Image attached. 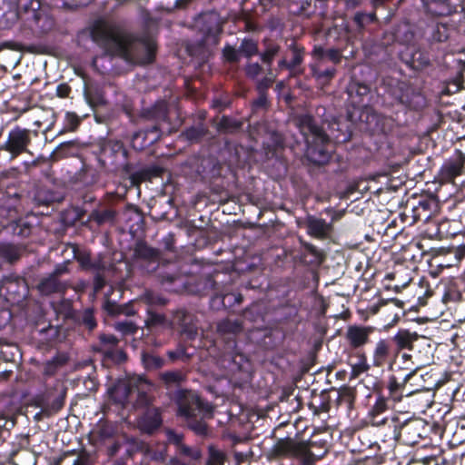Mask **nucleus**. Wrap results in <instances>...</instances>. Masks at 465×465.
<instances>
[{"instance_id":"f257e3e1","label":"nucleus","mask_w":465,"mask_h":465,"mask_svg":"<svg viewBox=\"0 0 465 465\" xmlns=\"http://www.w3.org/2000/svg\"><path fill=\"white\" fill-rule=\"evenodd\" d=\"M92 39L111 56H119L128 63L145 64L153 60L154 44L151 40L135 38L132 34L107 24L96 25Z\"/></svg>"},{"instance_id":"f03ea898","label":"nucleus","mask_w":465,"mask_h":465,"mask_svg":"<svg viewBox=\"0 0 465 465\" xmlns=\"http://www.w3.org/2000/svg\"><path fill=\"white\" fill-rule=\"evenodd\" d=\"M294 124L305 139L306 155L314 163L323 164L328 162L330 153L328 145L329 136L319 127L309 114L298 115L294 118Z\"/></svg>"},{"instance_id":"7ed1b4c3","label":"nucleus","mask_w":465,"mask_h":465,"mask_svg":"<svg viewBox=\"0 0 465 465\" xmlns=\"http://www.w3.org/2000/svg\"><path fill=\"white\" fill-rule=\"evenodd\" d=\"M273 452L280 457L298 458L303 465H312L315 461L306 442L291 438L279 440L273 447Z\"/></svg>"},{"instance_id":"20e7f679","label":"nucleus","mask_w":465,"mask_h":465,"mask_svg":"<svg viewBox=\"0 0 465 465\" xmlns=\"http://www.w3.org/2000/svg\"><path fill=\"white\" fill-rule=\"evenodd\" d=\"M65 388L61 382H57L52 390H47L36 399V404L45 416H52L57 413L64 406Z\"/></svg>"},{"instance_id":"39448f33","label":"nucleus","mask_w":465,"mask_h":465,"mask_svg":"<svg viewBox=\"0 0 465 465\" xmlns=\"http://www.w3.org/2000/svg\"><path fill=\"white\" fill-rule=\"evenodd\" d=\"M145 382L142 379L130 378L124 381H119L109 392L111 398L117 403L124 405L134 392L139 396L145 397L143 386Z\"/></svg>"},{"instance_id":"423d86ee","label":"nucleus","mask_w":465,"mask_h":465,"mask_svg":"<svg viewBox=\"0 0 465 465\" xmlns=\"http://www.w3.org/2000/svg\"><path fill=\"white\" fill-rule=\"evenodd\" d=\"M30 143V131L28 129L15 127L8 133L7 139L0 147V150L8 152L12 158H15L21 153L27 152V147Z\"/></svg>"},{"instance_id":"0eeeda50","label":"nucleus","mask_w":465,"mask_h":465,"mask_svg":"<svg viewBox=\"0 0 465 465\" xmlns=\"http://www.w3.org/2000/svg\"><path fill=\"white\" fill-rule=\"evenodd\" d=\"M177 404L179 415L187 419L193 417L196 410L207 413L213 411V407L209 403H204L196 394L191 391H179Z\"/></svg>"},{"instance_id":"6e6552de","label":"nucleus","mask_w":465,"mask_h":465,"mask_svg":"<svg viewBox=\"0 0 465 465\" xmlns=\"http://www.w3.org/2000/svg\"><path fill=\"white\" fill-rule=\"evenodd\" d=\"M396 352L392 349L391 341L388 339L378 340L371 350V364L376 368H382L389 365L390 368L395 361Z\"/></svg>"},{"instance_id":"1a4fd4ad","label":"nucleus","mask_w":465,"mask_h":465,"mask_svg":"<svg viewBox=\"0 0 465 465\" xmlns=\"http://www.w3.org/2000/svg\"><path fill=\"white\" fill-rule=\"evenodd\" d=\"M200 23L202 24L200 30L204 35V42L216 44L217 36L223 29V20L219 15L215 12L205 14L201 17Z\"/></svg>"},{"instance_id":"9d476101","label":"nucleus","mask_w":465,"mask_h":465,"mask_svg":"<svg viewBox=\"0 0 465 465\" xmlns=\"http://www.w3.org/2000/svg\"><path fill=\"white\" fill-rule=\"evenodd\" d=\"M373 329L369 326L350 325L345 332V340L352 349L363 347L369 342Z\"/></svg>"},{"instance_id":"9b49d317","label":"nucleus","mask_w":465,"mask_h":465,"mask_svg":"<svg viewBox=\"0 0 465 465\" xmlns=\"http://www.w3.org/2000/svg\"><path fill=\"white\" fill-rule=\"evenodd\" d=\"M307 233L319 240L331 237L333 230L332 223H327L324 219L309 215L305 220Z\"/></svg>"},{"instance_id":"f8f14e48","label":"nucleus","mask_w":465,"mask_h":465,"mask_svg":"<svg viewBox=\"0 0 465 465\" xmlns=\"http://www.w3.org/2000/svg\"><path fill=\"white\" fill-rule=\"evenodd\" d=\"M139 429L145 433H152L162 424L160 412L156 408H150L138 420Z\"/></svg>"},{"instance_id":"ddd939ff","label":"nucleus","mask_w":465,"mask_h":465,"mask_svg":"<svg viewBox=\"0 0 465 465\" xmlns=\"http://www.w3.org/2000/svg\"><path fill=\"white\" fill-rule=\"evenodd\" d=\"M420 338L417 332L408 330H400L393 337L392 342L396 346L395 352L398 355L402 350H412L413 343Z\"/></svg>"},{"instance_id":"4468645a","label":"nucleus","mask_w":465,"mask_h":465,"mask_svg":"<svg viewBox=\"0 0 465 465\" xmlns=\"http://www.w3.org/2000/svg\"><path fill=\"white\" fill-rule=\"evenodd\" d=\"M37 288L42 294L49 295L63 291L64 284L55 275L49 274L40 281Z\"/></svg>"},{"instance_id":"2eb2a0df","label":"nucleus","mask_w":465,"mask_h":465,"mask_svg":"<svg viewBox=\"0 0 465 465\" xmlns=\"http://www.w3.org/2000/svg\"><path fill=\"white\" fill-rule=\"evenodd\" d=\"M17 19V13L5 0H0V28H9Z\"/></svg>"},{"instance_id":"dca6fc26","label":"nucleus","mask_w":465,"mask_h":465,"mask_svg":"<svg viewBox=\"0 0 465 465\" xmlns=\"http://www.w3.org/2000/svg\"><path fill=\"white\" fill-rule=\"evenodd\" d=\"M422 2L427 11L433 15H447L453 11L448 0H422Z\"/></svg>"},{"instance_id":"f3484780","label":"nucleus","mask_w":465,"mask_h":465,"mask_svg":"<svg viewBox=\"0 0 465 465\" xmlns=\"http://www.w3.org/2000/svg\"><path fill=\"white\" fill-rule=\"evenodd\" d=\"M463 169V162L460 159L446 162L440 170L441 177L444 180L452 181L461 174Z\"/></svg>"},{"instance_id":"a211bd4d","label":"nucleus","mask_w":465,"mask_h":465,"mask_svg":"<svg viewBox=\"0 0 465 465\" xmlns=\"http://www.w3.org/2000/svg\"><path fill=\"white\" fill-rule=\"evenodd\" d=\"M312 55L316 61L324 63L326 60L332 62L333 64H338L341 61V54L336 49H327L321 46H316L312 52Z\"/></svg>"},{"instance_id":"6ab92c4d","label":"nucleus","mask_w":465,"mask_h":465,"mask_svg":"<svg viewBox=\"0 0 465 465\" xmlns=\"http://www.w3.org/2000/svg\"><path fill=\"white\" fill-rule=\"evenodd\" d=\"M292 52V58L290 62L285 57L278 62V68L282 70L287 68L292 71V74H295V68L302 62V53L296 45H291Z\"/></svg>"},{"instance_id":"aec40b11","label":"nucleus","mask_w":465,"mask_h":465,"mask_svg":"<svg viewBox=\"0 0 465 465\" xmlns=\"http://www.w3.org/2000/svg\"><path fill=\"white\" fill-rule=\"evenodd\" d=\"M67 362V357L64 354H57L50 361H47L43 367L45 376L51 377L54 375Z\"/></svg>"},{"instance_id":"412c9836","label":"nucleus","mask_w":465,"mask_h":465,"mask_svg":"<svg viewBox=\"0 0 465 465\" xmlns=\"http://www.w3.org/2000/svg\"><path fill=\"white\" fill-rule=\"evenodd\" d=\"M415 373L416 369H414L412 371H410L408 374L405 375L402 382H399L394 376L391 377L388 385L391 395L394 396V394L398 391H401V392L406 391L407 395H411L413 392V391H407L406 384L415 375Z\"/></svg>"},{"instance_id":"4be33fe9","label":"nucleus","mask_w":465,"mask_h":465,"mask_svg":"<svg viewBox=\"0 0 465 465\" xmlns=\"http://www.w3.org/2000/svg\"><path fill=\"white\" fill-rule=\"evenodd\" d=\"M369 87L364 84L351 83L348 86V94L354 104H360L361 98L369 94Z\"/></svg>"},{"instance_id":"5701e85b","label":"nucleus","mask_w":465,"mask_h":465,"mask_svg":"<svg viewBox=\"0 0 465 465\" xmlns=\"http://www.w3.org/2000/svg\"><path fill=\"white\" fill-rule=\"evenodd\" d=\"M242 331V325L238 321L223 320L217 324V331L220 334H235Z\"/></svg>"},{"instance_id":"b1692460","label":"nucleus","mask_w":465,"mask_h":465,"mask_svg":"<svg viewBox=\"0 0 465 465\" xmlns=\"http://www.w3.org/2000/svg\"><path fill=\"white\" fill-rule=\"evenodd\" d=\"M324 63L316 62L313 65H312V74L319 80H323L322 83L329 81L335 74L334 68L322 69V65Z\"/></svg>"},{"instance_id":"393cba45","label":"nucleus","mask_w":465,"mask_h":465,"mask_svg":"<svg viewBox=\"0 0 465 465\" xmlns=\"http://www.w3.org/2000/svg\"><path fill=\"white\" fill-rule=\"evenodd\" d=\"M311 1L312 0H289V12L296 15L306 14L311 6Z\"/></svg>"},{"instance_id":"a878e982","label":"nucleus","mask_w":465,"mask_h":465,"mask_svg":"<svg viewBox=\"0 0 465 465\" xmlns=\"http://www.w3.org/2000/svg\"><path fill=\"white\" fill-rule=\"evenodd\" d=\"M115 213L112 210L105 209L103 211H93L90 214L89 220L94 221L97 224H103L112 222L114 218Z\"/></svg>"},{"instance_id":"bb28decb","label":"nucleus","mask_w":465,"mask_h":465,"mask_svg":"<svg viewBox=\"0 0 465 465\" xmlns=\"http://www.w3.org/2000/svg\"><path fill=\"white\" fill-rule=\"evenodd\" d=\"M75 258L84 268L94 269L98 272H103L106 269V265L104 264V262L101 261L91 262V259L87 254H78L75 255Z\"/></svg>"},{"instance_id":"cd10ccee","label":"nucleus","mask_w":465,"mask_h":465,"mask_svg":"<svg viewBox=\"0 0 465 465\" xmlns=\"http://www.w3.org/2000/svg\"><path fill=\"white\" fill-rule=\"evenodd\" d=\"M279 52L280 46L277 44L268 43L264 51L261 54V59L270 67L272 60L279 54Z\"/></svg>"},{"instance_id":"c85d7f7f","label":"nucleus","mask_w":465,"mask_h":465,"mask_svg":"<svg viewBox=\"0 0 465 465\" xmlns=\"http://www.w3.org/2000/svg\"><path fill=\"white\" fill-rule=\"evenodd\" d=\"M355 400V391L352 388L345 387L339 392V402L344 403L348 408H351Z\"/></svg>"},{"instance_id":"c756f323","label":"nucleus","mask_w":465,"mask_h":465,"mask_svg":"<svg viewBox=\"0 0 465 465\" xmlns=\"http://www.w3.org/2000/svg\"><path fill=\"white\" fill-rule=\"evenodd\" d=\"M142 360L146 369L161 368L164 361L161 357L149 353H143Z\"/></svg>"},{"instance_id":"7c9ffc66","label":"nucleus","mask_w":465,"mask_h":465,"mask_svg":"<svg viewBox=\"0 0 465 465\" xmlns=\"http://www.w3.org/2000/svg\"><path fill=\"white\" fill-rule=\"evenodd\" d=\"M104 154L106 156L107 154L113 155L115 154L116 157H121L125 159L126 151L124 148L123 144L116 142L114 143H109L104 148Z\"/></svg>"},{"instance_id":"2f4dec72","label":"nucleus","mask_w":465,"mask_h":465,"mask_svg":"<svg viewBox=\"0 0 465 465\" xmlns=\"http://www.w3.org/2000/svg\"><path fill=\"white\" fill-rule=\"evenodd\" d=\"M240 52L242 55L245 57H251L258 53L257 44L249 39H245L242 42L240 47Z\"/></svg>"},{"instance_id":"473e14b6","label":"nucleus","mask_w":465,"mask_h":465,"mask_svg":"<svg viewBox=\"0 0 465 465\" xmlns=\"http://www.w3.org/2000/svg\"><path fill=\"white\" fill-rule=\"evenodd\" d=\"M71 455L66 454L64 458L61 459L59 465H89V457L85 453H82L74 460H70Z\"/></svg>"},{"instance_id":"72a5a7b5","label":"nucleus","mask_w":465,"mask_h":465,"mask_svg":"<svg viewBox=\"0 0 465 465\" xmlns=\"http://www.w3.org/2000/svg\"><path fill=\"white\" fill-rule=\"evenodd\" d=\"M449 37V29L445 25L439 24L433 28L431 38L435 42H443Z\"/></svg>"},{"instance_id":"f704fd0d","label":"nucleus","mask_w":465,"mask_h":465,"mask_svg":"<svg viewBox=\"0 0 465 465\" xmlns=\"http://www.w3.org/2000/svg\"><path fill=\"white\" fill-rule=\"evenodd\" d=\"M240 126H241L240 123L233 121L231 118L226 117V116H223L217 124V128L219 130L224 131V132H231V131L236 130V129L240 128Z\"/></svg>"},{"instance_id":"c9c22d12","label":"nucleus","mask_w":465,"mask_h":465,"mask_svg":"<svg viewBox=\"0 0 465 465\" xmlns=\"http://www.w3.org/2000/svg\"><path fill=\"white\" fill-rule=\"evenodd\" d=\"M161 379L167 385H175L183 381V375L179 371H166L161 374Z\"/></svg>"},{"instance_id":"e433bc0d","label":"nucleus","mask_w":465,"mask_h":465,"mask_svg":"<svg viewBox=\"0 0 465 465\" xmlns=\"http://www.w3.org/2000/svg\"><path fill=\"white\" fill-rule=\"evenodd\" d=\"M114 328L124 335L134 333L137 331L136 324L131 321L117 322Z\"/></svg>"},{"instance_id":"4c0bfd02","label":"nucleus","mask_w":465,"mask_h":465,"mask_svg":"<svg viewBox=\"0 0 465 465\" xmlns=\"http://www.w3.org/2000/svg\"><path fill=\"white\" fill-rule=\"evenodd\" d=\"M1 254L9 262H14L18 258L17 250L12 245H3L0 247Z\"/></svg>"},{"instance_id":"58836bf2","label":"nucleus","mask_w":465,"mask_h":465,"mask_svg":"<svg viewBox=\"0 0 465 465\" xmlns=\"http://www.w3.org/2000/svg\"><path fill=\"white\" fill-rule=\"evenodd\" d=\"M96 433L100 440H105L113 436L114 430L111 425L103 423L99 426Z\"/></svg>"},{"instance_id":"ea45409f","label":"nucleus","mask_w":465,"mask_h":465,"mask_svg":"<svg viewBox=\"0 0 465 465\" xmlns=\"http://www.w3.org/2000/svg\"><path fill=\"white\" fill-rule=\"evenodd\" d=\"M178 450H179L180 453H182L185 456H188L194 460H197L201 458L200 450H192L190 447H188L183 443L178 447Z\"/></svg>"},{"instance_id":"a19ab883","label":"nucleus","mask_w":465,"mask_h":465,"mask_svg":"<svg viewBox=\"0 0 465 465\" xmlns=\"http://www.w3.org/2000/svg\"><path fill=\"white\" fill-rule=\"evenodd\" d=\"M223 54L225 58L230 62H237L242 55L240 49H235L230 46L224 48Z\"/></svg>"},{"instance_id":"79ce46f5","label":"nucleus","mask_w":465,"mask_h":465,"mask_svg":"<svg viewBox=\"0 0 465 465\" xmlns=\"http://www.w3.org/2000/svg\"><path fill=\"white\" fill-rule=\"evenodd\" d=\"M144 300L149 304H159L163 305L165 303L164 299L159 297L158 295L154 294L152 292H147L144 294Z\"/></svg>"},{"instance_id":"37998d69","label":"nucleus","mask_w":465,"mask_h":465,"mask_svg":"<svg viewBox=\"0 0 465 465\" xmlns=\"http://www.w3.org/2000/svg\"><path fill=\"white\" fill-rule=\"evenodd\" d=\"M245 72L249 77L255 78L261 74L262 67L257 63L250 64L246 66Z\"/></svg>"},{"instance_id":"c03bdc74","label":"nucleus","mask_w":465,"mask_h":465,"mask_svg":"<svg viewBox=\"0 0 465 465\" xmlns=\"http://www.w3.org/2000/svg\"><path fill=\"white\" fill-rule=\"evenodd\" d=\"M274 79H275V75L269 68V72H268L267 75L262 80H261L259 82V84H258L259 88L265 89V88L269 87L273 83Z\"/></svg>"},{"instance_id":"a18cd8bd","label":"nucleus","mask_w":465,"mask_h":465,"mask_svg":"<svg viewBox=\"0 0 465 465\" xmlns=\"http://www.w3.org/2000/svg\"><path fill=\"white\" fill-rule=\"evenodd\" d=\"M8 350H15L17 351V349L15 347L0 346V359H3L5 361H12L15 356V353L8 352Z\"/></svg>"},{"instance_id":"49530a36","label":"nucleus","mask_w":465,"mask_h":465,"mask_svg":"<svg viewBox=\"0 0 465 465\" xmlns=\"http://www.w3.org/2000/svg\"><path fill=\"white\" fill-rule=\"evenodd\" d=\"M167 440L170 443H173L179 447L183 443V436L173 430H167Z\"/></svg>"},{"instance_id":"de8ad7c7","label":"nucleus","mask_w":465,"mask_h":465,"mask_svg":"<svg viewBox=\"0 0 465 465\" xmlns=\"http://www.w3.org/2000/svg\"><path fill=\"white\" fill-rule=\"evenodd\" d=\"M90 0H63L64 5L67 8H77L86 5Z\"/></svg>"},{"instance_id":"09e8293b","label":"nucleus","mask_w":465,"mask_h":465,"mask_svg":"<svg viewBox=\"0 0 465 465\" xmlns=\"http://www.w3.org/2000/svg\"><path fill=\"white\" fill-rule=\"evenodd\" d=\"M113 305H110L109 303L106 305V310L110 312V313H122V314H124V315H133L134 313V310L129 308V307H124V308H117V310H114L113 308Z\"/></svg>"},{"instance_id":"8fccbe9b","label":"nucleus","mask_w":465,"mask_h":465,"mask_svg":"<svg viewBox=\"0 0 465 465\" xmlns=\"http://www.w3.org/2000/svg\"><path fill=\"white\" fill-rule=\"evenodd\" d=\"M387 408L386 401L383 398H380L377 400L376 403L373 406L372 409V414L379 415L380 413L383 412Z\"/></svg>"},{"instance_id":"3c124183","label":"nucleus","mask_w":465,"mask_h":465,"mask_svg":"<svg viewBox=\"0 0 465 465\" xmlns=\"http://www.w3.org/2000/svg\"><path fill=\"white\" fill-rule=\"evenodd\" d=\"M71 88L66 84H61L56 87V94L60 98H65L69 95Z\"/></svg>"},{"instance_id":"603ef678","label":"nucleus","mask_w":465,"mask_h":465,"mask_svg":"<svg viewBox=\"0 0 465 465\" xmlns=\"http://www.w3.org/2000/svg\"><path fill=\"white\" fill-rule=\"evenodd\" d=\"M203 134V129L192 128L186 131L185 134L190 140H196Z\"/></svg>"},{"instance_id":"864d4df0","label":"nucleus","mask_w":465,"mask_h":465,"mask_svg":"<svg viewBox=\"0 0 465 465\" xmlns=\"http://www.w3.org/2000/svg\"><path fill=\"white\" fill-rule=\"evenodd\" d=\"M67 272H68L67 262H64V263L56 265L54 272L50 274L55 275V277L59 279V276L66 273Z\"/></svg>"},{"instance_id":"5fc2aeb1","label":"nucleus","mask_w":465,"mask_h":465,"mask_svg":"<svg viewBox=\"0 0 465 465\" xmlns=\"http://www.w3.org/2000/svg\"><path fill=\"white\" fill-rule=\"evenodd\" d=\"M161 117H162V121L159 122L155 126H153L152 128V130H150V132H156V131H161V132H164V127H163V122L166 121V112H165V109H163L162 111V114H161Z\"/></svg>"},{"instance_id":"6e6d98bb","label":"nucleus","mask_w":465,"mask_h":465,"mask_svg":"<svg viewBox=\"0 0 465 465\" xmlns=\"http://www.w3.org/2000/svg\"><path fill=\"white\" fill-rule=\"evenodd\" d=\"M401 359L404 361L405 366L404 369L411 370L412 371L415 368H413V362L411 361V355L409 353H402Z\"/></svg>"},{"instance_id":"4d7b16f0","label":"nucleus","mask_w":465,"mask_h":465,"mask_svg":"<svg viewBox=\"0 0 465 465\" xmlns=\"http://www.w3.org/2000/svg\"><path fill=\"white\" fill-rule=\"evenodd\" d=\"M100 340L104 344L115 345L117 343V339L111 334H103L101 335Z\"/></svg>"},{"instance_id":"13d9d810","label":"nucleus","mask_w":465,"mask_h":465,"mask_svg":"<svg viewBox=\"0 0 465 465\" xmlns=\"http://www.w3.org/2000/svg\"><path fill=\"white\" fill-rule=\"evenodd\" d=\"M105 354L119 361H124L126 358L125 353L121 350H117L114 353L110 352V351H105Z\"/></svg>"},{"instance_id":"bf43d9fd","label":"nucleus","mask_w":465,"mask_h":465,"mask_svg":"<svg viewBox=\"0 0 465 465\" xmlns=\"http://www.w3.org/2000/svg\"><path fill=\"white\" fill-rule=\"evenodd\" d=\"M192 429L198 434H205L207 431L206 425L203 422H196L193 424Z\"/></svg>"},{"instance_id":"052dcab7","label":"nucleus","mask_w":465,"mask_h":465,"mask_svg":"<svg viewBox=\"0 0 465 465\" xmlns=\"http://www.w3.org/2000/svg\"><path fill=\"white\" fill-rule=\"evenodd\" d=\"M419 424L417 423H409L404 427L405 433L411 435L418 430Z\"/></svg>"},{"instance_id":"680f3d73","label":"nucleus","mask_w":465,"mask_h":465,"mask_svg":"<svg viewBox=\"0 0 465 465\" xmlns=\"http://www.w3.org/2000/svg\"><path fill=\"white\" fill-rule=\"evenodd\" d=\"M304 248L312 255H317L318 253V249L316 246H314L313 244L312 243H308V242H305L303 244Z\"/></svg>"},{"instance_id":"e2e57ef3","label":"nucleus","mask_w":465,"mask_h":465,"mask_svg":"<svg viewBox=\"0 0 465 465\" xmlns=\"http://www.w3.org/2000/svg\"><path fill=\"white\" fill-rule=\"evenodd\" d=\"M120 444L118 442H114L109 448H108V453L110 456H114L117 453L119 450Z\"/></svg>"},{"instance_id":"0e129e2a","label":"nucleus","mask_w":465,"mask_h":465,"mask_svg":"<svg viewBox=\"0 0 465 465\" xmlns=\"http://www.w3.org/2000/svg\"><path fill=\"white\" fill-rule=\"evenodd\" d=\"M372 424L373 425H377V426H380L381 424H384L386 423L387 420L385 418H382V419H379V415L377 414H372Z\"/></svg>"},{"instance_id":"69168bd1","label":"nucleus","mask_w":465,"mask_h":465,"mask_svg":"<svg viewBox=\"0 0 465 465\" xmlns=\"http://www.w3.org/2000/svg\"><path fill=\"white\" fill-rule=\"evenodd\" d=\"M84 323L90 330L94 329L95 326V322L91 316L84 319Z\"/></svg>"},{"instance_id":"338daca9","label":"nucleus","mask_w":465,"mask_h":465,"mask_svg":"<svg viewBox=\"0 0 465 465\" xmlns=\"http://www.w3.org/2000/svg\"><path fill=\"white\" fill-rule=\"evenodd\" d=\"M430 203L428 202V201H424V202H420L419 203V206H418V209H422V210H428L429 207H430Z\"/></svg>"},{"instance_id":"774afa93","label":"nucleus","mask_w":465,"mask_h":465,"mask_svg":"<svg viewBox=\"0 0 465 465\" xmlns=\"http://www.w3.org/2000/svg\"><path fill=\"white\" fill-rule=\"evenodd\" d=\"M343 215V212H334L332 217H331V221L334 222V221H337L339 219H341Z\"/></svg>"}]
</instances>
